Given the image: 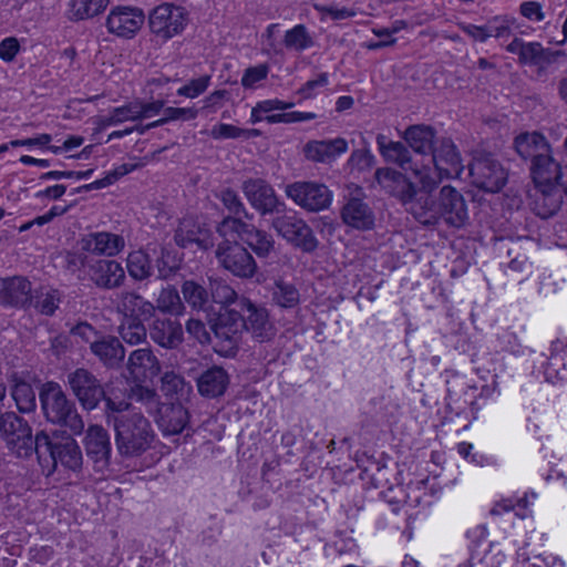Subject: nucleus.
<instances>
[{
    "label": "nucleus",
    "mask_w": 567,
    "mask_h": 567,
    "mask_svg": "<svg viewBox=\"0 0 567 567\" xmlns=\"http://www.w3.org/2000/svg\"><path fill=\"white\" fill-rule=\"evenodd\" d=\"M403 138L414 153L430 156L433 166L414 163L410 151L402 143L392 141V163L401 167V176L425 187H433L444 179L458 178L463 173L464 166L456 145L450 138L437 141V133L431 125H411L405 130Z\"/></svg>",
    "instance_id": "nucleus-1"
},
{
    "label": "nucleus",
    "mask_w": 567,
    "mask_h": 567,
    "mask_svg": "<svg viewBox=\"0 0 567 567\" xmlns=\"http://www.w3.org/2000/svg\"><path fill=\"white\" fill-rule=\"evenodd\" d=\"M437 186L425 187L392 169V197L398 198L416 221L425 226H434L440 221L456 228L464 226L468 212L463 195L447 185L441 188L435 198L432 192Z\"/></svg>",
    "instance_id": "nucleus-2"
},
{
    "label": "nucleus",
    "mask_w": 567,
    "mask_h": 567,
    "mask_svg": "<svg viewBox=\"0 0 567 567\" xmlns=\"http://www.w3.org/2000/svg\"><path fill=\"white\" fill-rule=\"evenodd\" d=\"M0 432L7 442L8 449L18 457H28L33 451V444L39 453L45 446L53 461V468L61 466L78 471L83 463L81 449L72 436L55 437L53 441L47 433H39L33 442L31 429L14 413H7L1 417Z\"/></svg>",
    "instance_id": "nucleus-3"
},
{
    "label": "nucleus",
    "mask_w": 567,
    "mask_h": 567,
    "mask_svg": "<svg viewBox=\"0 0 567 567\" xmlns=\"http://www.w3.org/2000/svg\"><path fill=\"white\" fill-rule=\"evenodd\" d=\"M237 307L238 311L224 313L214 324V349L223 357L236 354L244 329L259 341H265L275 333L266 309L257 308L247 299H240Z\"/></svg>",
    "instance_id": "nucleus-4"
},
{
    "label": "nucleus",
    "mask_w": 567,
    "mask_h": 567,
    "mask_svg": "<svg viewBox=\"0 0 567 567\" xmlns=\"http://www.w3.org/2000/svg\"><path fill=\"white\" fill-rule=\"evenodd\" d=\"M105 416L115 432V443L118 452L126 456H141L154 450L158 440L150 421L131 408L125 400L105 398Z\"/></svg>",
    "instance_id": "nucleus-5"
},
{
    "label": "nucleus",
    "mask_w": 567,
    "mask_h": 567,
    "mask_svg": "<svg viewBox=\"0 0 567 567\" xmlns=\"http://www.w3.org/2000/svg\"><path fill=\"white\" fill-rule=\"evenodd\" d=\"M444 377L445 401L450 413L464 417L468 422L477 420L480 411L491 401L494 388L456 370H445Z\"/></svg>",
    "instance_id": "nucleus-6"
},
{
    "label": "nucleus",
    "mask_w": 567,
    "mask_h": 567,
    "mask_svg": "<svg viewBox=\"0 0 567 567\" xmlns=\"http://www.w3.org/2000/svg\"><path fill=\"white\" fill-rule=\"evenodd\" d=\"M240 219L228 217L218 227L221 241L216 250L218 262L234 276L250 278L255 275L257 265L246 248L238 244L241 237Z\"/></svg>",
    "instance_id": "nucleus-7"
},
{
    "label": "nucleus",
    "mask_w": 567,
    "mask_h": 567,
    "mask_svg": "<svg viewBox=\"0 0 567 567\" xmlns=\"http://www.w3.org/2000/svg\"><path fill=\"white\" fill-rule=\"evenodd\" d=\"M161 371L157 358L148 349H137L128 358V380L131 396L146 405L156 402V394L151 386Z\"/></svg>",
    "instance_id": "nucleus-8"
},
{
    "label": "nucleus",
    "mask_w": 567,
    "mask_h": 567,
    "mask_svg": "<svg viewBox=\"0 0 567 567\" xmlns=\"http://www.w3.org/2000/svg\"><path fill=\"white\" fill-rule=\"evenodd\" d=\"M40 401L48 421L66 426L73 434L83 432L84 422L66 399L60 384L47 382L40 391Z\"/></svg>",
    "instance_id": "nucleus-9"
},
{
    "label": "nucleus",
    "mask_w": 567,
    "mask_h": 567,
    "mask_svg": "<svg viewBox=\"0 0 567 567\" xmlns=\"http://www.w3.org/2000/svg\"><path fill=\"white\" fill-rule=\"evenodd\" d=\"M188 23V16L183 7L163 3L148 14V27L156 41L166 43L181 34Z\"/></svg>",
    "instance_id": "nucleus-10"
},
{
    "label": "nucleus",
    "mask_w": 567,
    "mask_h": 567,
    "mask_svg": "<svg viewBox=\"0 0 567 567\" xmlns=\"http://www.w3.org/2000/svg\"><path fill=\"white\" fill-rule=\"evenodd\" d=\"M125 319L121 324L120 333L124 341L137 344L146 337V330L142 321L147 320L154 312L151 302L134 295L125 297L123 302Z\"/></svg>",
    "instance_id": "nucleus-11"
},
{
    "label": "nucleus",
    "mask_w": 567,
    "mask_h": 567,
    "mask_svg": "<svg viewBox=\"0 0 567 567\" xmlns=\"http://www.w3.org/2000/svg\"><path fill=\"white\" fill-rule=\"evenodd\" d=\"M506 51L516 54L518 62L524 66H535L542 75L548 66L555 64L559 58L566 56L564 50L544 48L538 41L526 42L520 38H514L506 47Z\"/></svg>",
    "instance_id": "nucleus-12"
},
{
    "label": "nucleus",
    "mask_w": 567,
    "mask_h": 567,
    "mask_svg": "<svg viewBox=\"0 0 567 567\" xmlns=\"http://www.w3.org/2000/svg\"><path fill=\"white\" fill-rule=\"evenodd\" d=\"M524 408L527 410V431L538 441L548 439L554 423V411L548 393L538 388L524 401Z\"/></svg>",
    "instance_id": "nucleus-13"
},
{
    "label": "nucleus",
    "mask_w": 567,
    "mask_h": 567,
    "mask_svg": "<svg viewBox=\"0 0 567 567\" xmlns=\"http://www.w3.org/2000/svg\"><path fill=\"white\" fill-rule=\"evenodd\" d=\"M286 196L308 212H320L330 207L333 193L318 182H295L285 187Z\"/></svg>",
    "instance_id": "nucleus-14"
},
{
    "label": "nucleus",
    "mask_w": 567,
    "mask_h": 567,
    "mask_svg": "<svg viewBox=\"0 0 567 567\" xmlns=\"http://www.w3.org/2000/svg\"><path fill=\"white\" fill-rule=\"evenodd\" d=\"M164 106L163 100L143 102L134 100L130 103L115 107L107 115L97 116L94 123L100 130L117 125L127 121L151 118L159 114Z\"/></svg>",
    "instance_id": "nucleus-15"
},
{
    "label": "nucleus",
    "mask_w": 567,
    "mask_h": 567,
    "mask_svg": "<svg viewBox=\"0 0 567 567\" xmlns=\"http://www.w3.org/2000/svg\"><path fill=\"white\" fill-rule=\"evenodd\" d=\"M272 226L285 240L303 251H313L318 246L311 228L296 213L275 218Z\"/></svg>",
    "instance_id": "nucleus-16"
},
{
    "label": "nucleus",
    "mask_w": 567,
    "mask_h": 567,
    "mask_svg": "<svg viewBox=\"0 0 567 567\" xmlns=\"http://www.w3.org/2000/svg\"><path fill=\"white\" fill-rule=\"evenodd\" d=\"M144 23L145 14L141 8L116 6L110 10L105 25L109 33L122 39H132L141 31Z\"/></svg>",
    "instance_id": "nucleus-17"
},
{
    "label": "nucleus",
    "mask_w": 567,
    "mask_h": 567,
    "mask_svg": "<svg viewBox=\"0 0 567 567\" xmlns=\"http://www.w3.org/2000/svg\"><path fill=\"white\" fill-rule=\"evenodd\" d=\"M82 442L87 457L93 463L94 470L105 473L110 466L112 453L109 432L102 425L92 424L86 429Z\"/></svg>",
    "instance_id": "nucleus-18"
},
{
    "label": "nucleus",
    "mask_w": 567,
    "mask_h": 567,
    "mask_svg": "<svg viewBox=\"0 0 567 567\" xmlns=\"http://www.w3.org/2000/svg\"><path fill=\"white\" fill-rule=\"evenodd\" d=\"M536 498V493L524 492L522 495L515 494L495 501L488 512L489 519L496 525L501 524L504 517L525 519L530 516Z\"/></svg>",
    "instance_id": "nucleus-19"
},
{
    "label": "nucleus",
    "mask_w": 567,
    "mask_h": 567,
    "mask_svg": "<svg viewBox=\"0 0 567 567\" xmlns=\"http://www.w3.org/2000/svg\"><path fill=\"white\" fill-rule=\"evenodd\" d=\"M243 192L249 204L262 215L281 213L286 205L276 195L275 189L264 179H249L244 183Z\"/></svg>",
    "instance_id": "nucleus-20"
},
{
    "label": "nucleus",
    "mask_w": 567,
    "mask_h": 567,
    "mask_svg": "<svg viewBox=\"0 0 567 567\" xmlns=\"http://www.w3.org/2000/svg\"><path fill=\"white\" fill-rule=\"evenodd\" d=\"M363 190L354 186L341 209L342 221L358 230H369L374 227L375 216L372 209L363 202Z\"/></svg>",
    "instance_id": "nucleus-21"
},
{
    "label": "nucleus",
    "mask_w": 567,
    "mask_h": 567,
    "mask_svg": "<svg viewBox=\"0 0 567 567\" xmlns=\"http://www.w3.org/2000/svg\"><path fill=\"white\" fill-rule=\"evenodd\" d=\"M69 383L81 405L86 410L95 409L104 398L102 386L86 370L79 369L70 374Z\"/></svg>",
    "instance_id": "nucleus-22"
},
{
    "label": "nucleus",
    "mask_w": 567,
    "mask_h": 567,
    "mask_svg": "<svg viewBox=\"0 0 567 567\" xmlns=\"http://www.w3.org/2000/svg\"><path fill=\"white\" fill-rule=\"evenodd\" d=\"M564 168L550 155V152L538 154L530 165V176L535 187H554L561 183Z\"/></svg>",
    "instance_id": "nucleus-23"
},
{
    "label": "nucleus",
    "mask_w": 567,
    "mask_h": 567,
    "mask_svg": "<svg viewBox=\"0 0 567 567\" xmlns=\"http://www.w3.org/2000/svg\"><path fill=\"white\" fill-rule=\"evenodd\" d=\"M348 142L343 137L331 140H313L303 146V155L316 163H332L348 151Z\"/></svg>",
    "instance_id": "nucleus-24"
},
{
    "label": "nucleus",
    "mask_w": 567,
    "mask_h": 567,
    "mask_svg": "<svg viewBox=\"0 0 567 567\" xmlns=\"http://www.w3.org/2000/svg\"><path fill=\"white\" fill-rule=\"evenodd\" d=\"M550 354L543 364L544 378L548 383L563 384L567 382V340L551 341Z\"/></svg>",
    "instance_id": "nucleus-25"
},
{
    "label": "nucleus",
    "mask_w": 567,
    "mask_h": 567,
    "mask_svg": "<svg viewBox=\"0 0 567 567\" xmlns=\"http://www.w3.org/2000/svg\"><path fill=\"white\" fill-rule=\"evenodd\" d=\"M125 247L121 235L107 231L92 233L83 237L82 248L91 254L114 257Z\"/></svg>",
    "instance_id": "nucleus-26"
},
{
    "label": "nucleus",
    "mask_w": 567,
    "mask_h": 567,
    "mask_svg": "<svg viewBox=\"0 0 567 567\" xmlns=\"http://www.w3.org/2000/svg\"><path fill=\"white\" fill-rule=\"evenodd\" d=\"M175 240L178 246L184 248L196 245L198 249L206 250L213 246L210 230L200 227L199 224L192 218L182 220L176 230Z\"/></svg>",
    "instance_id": "nucleus-27"
},
{
    "label": "nucleus",
    "mask_w": 567,
    "mask_h": 567,
    "mask_svg": "<svg viewBox=\"0 0 567 567\" xmlns=\"http://www.w3.org/2000/svg\"><path fill=\"white\" fill-rule=\"evenodd\" d=\"M535 195L529 203L532 212L542 219L553 217L561 207L563 198L558 186L535 187Z\"/></svg>",
    "instance_id": "nucleus-28"
},
{
    "label": "nucleus",
    "mask_w": 567,
    "mask_h": 567,
    "mask_svg": "<svg viewBox=\"0 0 567 567\" xmlns=\"http://www.w3.org/2000/svg\"><path fill=\"white\" fill-rule=\"evenodd\" d=\"M236 293L231 287L223 282H215L212 289V300L209 305H213L214 310H208V318L214 330V324L217 323L224 313L229 311H238L239 307L235 301Z\"/></svg>",
    "instance_id": "nucleus-29"
},
{
    "label": "nucleus",
    "mask_w": 567,
    "mask_h": 567,
    "mask_svg": "<svg viewBox=\"0 0 567 567\" xmlns=\"http://www.w3.org/2000/svg\"><path fill=\"white\" fill-rule=\"evenodd\" d=\"M188 412L181 404H163L156 420L164 436L182 433L188 424Z\"/></svg>",
    "instance_id": "nucleus-30"
},
{
    "label": "nucleus",
    "mask_w": 567,
    "mask_h": 567,
    "mask_svg": "<svg viewBox=\"0 0 567 567\" xmlns=\"http://www.w3.org/2000/svg\"><path fill=\"white\" fill-rule=\"evenodd\" d=\"M470 174L473 178V184L487 193H497L506 184V177L503 172L497 169L494 164L477 163L470 167Z\"/></svg>",
    "instance_id": "nucleus-31"
},
{
    "label": "nucleus",
    "mask_w": 567,
    "mask_h": 567,
    "mask_svg": "<svg viewBox=\"0 0 567 567\" xmlns=\"http://www.w3.org/2000/svg\"><path fill=\"white\" fill-rule=\"evenodd\" d=\"M488 536L489 530L485 523L477 524L466 530L465 537L467 539L468 561L471 565L484 563L491 547Z\"/></svg>",
    "instance_id": "nucleus-32"
},
{
    "label": "nucleus",
    "mask_w": 567,
    "mask_h": 567,
    "mask_svg": "<svg viewBox=\"0 0 567 567\" xmlns=\"http://www.w3.org/2000/svg\"><path fill=\"white\" fill-rule=\"evenodd\" d=\"M514 148L522 158L533 162L538 154L550 152V144L540 132H524L515 137Z\"/></svg>",
    "instance_id": "nucleus-33"
},
{
    "label": "nucleus",
    "mask_w": 567,
    "mask_h": 567,
    "mask_svg": "<svg viewBox=\"0 0 567 567\" xmlns=\"http://www.w3.org/2000/svg\"><path fill=\"white\" fill-rule=\"evenodd\" d=\"M295 106L293 102H286L279 99H269L257 102L251 111L249 122L257 124L267 122L268 124H279L275 118L279 117L282 111Z\"/></svg>",
    "instance_id": "nucleus-34"
},
{
    "label": "nucleus",
    "mask_w": 567,
    "mask_h": 567,
    "mask_svg": "<svg viewBox=\"0 0 567 567\" xmlns=\"http://www.w3.org/2000/svg\"><path fill=\"white\" fill-rule=\"evenodd\" d=\"M30 282L21 277L0 278V302L6 305H23L29 300Z\"/></svg>",
    "instance_id": "nucleus-35"
},
{
    "label": "nucleus",
    "mask_w": 567,
    "mask_h": 567,
    "mask_svg": "<svg viewBox=\"0 0 567 567\" xmlns=\"http://www.w3.org/2000/svg\"><path fill=\"white\" fill-rule=\"evenodd\" d=\"M151 338L164 348H175L183 339L182 327L172 320H157L151 328Z\"/></svg>",
    "instance_id": "nucleus-36"
},
{
    "label": "nucleus",
    "mask_w": 567,
    "mask_h": 567,
    "mask_svg": "<svg viewBox=\"0 0 567 567\" xmlns=\"http://www.w3.org/2000/svg\"><path fill=\"white\" fill-rule=\"evenodd\" d=\"M92 279L101 287H116L124 279V269L115 260H100L94 266Z\"/></svg>",
    "instance_id": "nucleus-37"
},
{
    "label": "nucleus",
    "mask_w": 567,
    "mask_h": 567,
    "mask_svg": "<svg viewBox=\"0 0 567 567\" xmlns=\"http://www.w3.org/2000/svg\"><path fill=\"white\" fill-rule=\"evenodd\" d=\"M228 381V375L223 369L214 368L198 379V391L202 395L215 398L225 392Z\"/></svg>",
    "instance_id": "nucleus-38"
},
{
    "label": "nucleus",
    "mask_w": 567,
    "mask_h": 567,
    "mask_svg": "<svg viewBox=\"0 0 567 567\" xmlns=\"http://www.w3.org/2000/svg\"><path fill=\"white\" fill-rule=\"evenodd\" d=\"M110 0H69L68 17L73 21L91 19L102 13Z\"/></svg>",
    "instance_id": "nucleus-39"
},
{
    "label": "nucleus",
    "mask_w": 567,
    "mask_h": 567,
    "mask_svg": "<svg viewBox=\"0 0 567 567\" xmlns=\"http://www.w3.org/2000/svg\"><path fill=\"white\" fill-rule=\"evenodd\" d=\"M91 349L95 355L106 365H115L124 358V349L116 338H103L91 342Z\"/></svg>",
    "instance_id": "nucleus-40"
},
{
    "label": "nucleus",
    "mask_w": 567,
    "mask_h": 567,
    "mask_svg": "<svg viewBox=\"0 0 567 567\" xmlns=\"http://www.w3.org/2000/svg\"><path fill=\"white\" fill-rule=\"evenodd\" d=\"M240 226L241 237L239 239L244 240L258 256H267L274 247L272 238L241 220Z\"/></svg>",
    "instance_id": "nucleus-41"
},
{
    "label": "nucleus",
    "mask_w": 567,
    "mask_h": 567,
    "mask_svg": "<svg viewBox=\"0 0 567 567\" xmlns=\"http://www.w3.org/2000/svg\"><path fill=\"white\" fill-rule=\"evenodd\" d=\"M182 292L185 301L194 309H200L208 315V310H214L209 305V297L205 289L194 280H187L182 286Z\"/></svg>",
    "instance_id": "nucleus-42"
},
{
    "label": "nucleus",
    "mask_w": 567,
    "mask_h": 567,
    "mask_svg": "<svg viewBox=\"0 0 567 567\" xmlns=\"http://www.w3.org/2000/svg\"><path fill=\"white\" fill-rule=\"evenodd\" d=\"M152 265L147 254L143 250L132 251L127 257V270L135 279H145L152 274Z\"/></svg>",
    "instance_id": "nucleus-43"
},
{
    "label": "nucleus",
    "mask_w": 567,
    "mask_h": 567,
    "mask_svg": "<svg viewBox=\"0 0 567 567\" xmlns=\"http://www.w3.org/2000/svg\"><path fill=\"white\" fill-rule=\"evenodd\" d=\"M12 396L21 412H31L35 409V393L30 383L17 381L12 389Z\"/></svg>",
    "instance_id": "nucleus-44"
},
{
    "label": "nucleus",
    "mask_w": 567,
    "mask_h": 567,
    "mask_svg": "<svg viewBox=\"0 0 567 567\" xmlns=\"http://www.w3.org/2000/svg\"><path fill=\"white\" fill-rule=\"evenodd\" d=\"M457 454L466 462L477 465L487 466L492 463V457L483 452L476 451L473 443L462 441L456 445Z\"/></svg>",
    "instance_id": "nucleus-45"
},
{
    "label": "nucleus",
    "mask_w": 567,
    "mask_h": 567,
    "mask_svg": "<svg viewBox=\"0 0 567 567\" xmlns=\"http://www.w3.org/2000/svg\"><path fill=\"white\" fill-rule=\"evenodd\" d=\"M157 307L161 311L171 315H181L184 309L178 292L173 288H166L161 291Z\"/></svg>",
    "instance_id": "nucleus-46"
},
{
    "label": "nucleus",
    "mask_w": 567,
    "mask_h": 567,
    "mask_svg": "<svg viewBox=\"0 0 567 567\" xmlns=\"http://www.w3.org/2000/svg\"><path fill=\"white\" fill-rule=\"evenodd\" d=\"M274 300L280 307L291 308L299 302V292L292 285L279 281L274 290Z\"/></svg>",
    "instance_id": "nucleus-47"
},
{
    "label": "nucleus",
    "mask_w": 567,
    "mask_h": 567,
    "mask_svg": "<svg viewBox=\"0 0 567 567\" xmlns=\"http://www.w3.org/2000/svg\"><path fill=\"white\" fill-rule=\"evenodd\" d=\"M285 43L289 49L301 51L311 45V39L302 25H296L286 32Z\"/></svg>",
    "instance_id": "nucleus-48"
},
{
    "label": "nucleus",
    "mask_w": 567,
    "mask_h": 567,
    "mask_svg": "<svg viewBox=\"0 0 567 567\" xmlns=\"http://www.w3.org/2000/svg\"><path fill=\"white\" fill-rule=\"evenodd\" d=\"M329 84V75L320 73L313 79L307 81L299 90L298 94L302 100L316 97Z\"/></svg>",
    "instance_id": "nucleus-49"
},
{
    "label": "nucleus",
    "mask_w": 567,
    "mask_h": 567,
    "mask_svg": "<svg viewBox=\"0 0 567 567\" xmlns=\"http://www.w3.org/2000/svg\"><path fill=\"white\" fill-rule=\"evenodd\" d=\"M136 167V164H122L110 172L104 178L94 181L89 187L94 189L107 187L115 183L120 177L133 172Z\"/></svg>",
    "instance_id": "nucleus-50"
},
{
    "label": "nucleus",
    "mask_w": 567,
    "mask_h": 567,
    "mask_svg": "<svg viewBox=\"0 0 567 567\" xmlns=\"http://www.w3.org/2000/svg\"><path fill=\"white\" fill-rule=\"evenodd\" d=\"M210 84V76L209 75H203L200 78L190 80L187 84L179 87L177 91L178 95L188 97V99H195L199 96L202 93H204L207 87Z\"/></svg>",
    "instance_id": "nucleus-51"
},
{
    "label": "nucleus",
    "mask_w": 567,
    "mask_h": 567,
    "mask_svg": "<svg viewBox=\"0 0 567 567\" xmlns=\"http://www.w3.org/2000/svg\"><path fill=\"white\" fill-rule=\"evenodd\" d=\"M519 13L532 22H542L546 18L543 4L534 0L523 1L519 4Z\"/></svg>",
    "instance_id": "nucleus-52"
},
{
    "label": "nucleus",
    "mask_w": 567,
    "mask_h": 567,
    "mask_svg": "<svg viewBox=\"0 0 567 567\" xmlns=\"http://www.w3.org/2000/svg\"><path fill=\"white\" fill-rule=\"evenodd\" d=\"M165 114L166 117L155 121L151 126H158L171 120H193L197 116V111L192 107H168L165 110Z\"/></svg>",
    "instance_id": "nucleus-53"
},
{
    "label": "nucleus",
    "mask_w": 567,
    "mask_h": 567,
    "mask_svg": "<svg viewBox=\"0 0 567 567\" xmlns=\"http://www.w3.org/2000/svg\"><path fill=\"white\" fill-rule=\"evenodd\" d=\"M52 137L49 134H39L31 138H22V140H13L10 142L11 147H25L28 150L39 148V150H49V144L51 143Z\"/></svg>",
    "instance_id": "nucleus-54"
},
{
    "label": "nucleus",
    "mask_w": 567,
    "mask_h": 567,
    "mask_svg": "<svg viewBox=\"0 0 567 567\" xmlns=\"http://www.w3.org/2000/svg\"><path fill=\"white\" fill-rule=\"evenodd\" d=\"M268 71V66L265 64L247 69L241 78L243 86L247 89H254L257 83L267 78Z\"/></svg>",
    "instance_id": "nucleus-55"
},
{
    "label": "nucleus",
    "mask_w": 567,
    "mask_h": 567,
    "mask_svg": "<svg viewBox=\"0 0 567 567\" xmlns=\"http://www.w3.org/2000/svg\"><path fill=\"white\" fill-rule=\"evenodd\" d=\"M374 162V157L368 150L353 151L348 164L352 169L364 171L371 168Z\"/></svg>",
    "instance_id": "nucleus-56"
},
{
    "label": "nucleus",
    "mask_w": 567,
    "mask_h": 567,
    "mask_svg": "<svg viewBox=\"0 0 567 567\" xmlns=\"http://www.w3.org/2000/svg\"><path fill=\"white\" fill-rule=\"evenodd\" d=\"M181 265V258L176 254L163 252L157 264L158 277L166 278Z\"/></svg>",
    "instance_id": "nucleus-57"
},
{
    "label": "nucleus",
    "mask_w": 567,
    "mask_h": 567,
    "mask_svg": "<svg viewBox=\"0 0 567 567\" xmlns=\"http://www.w3.org/2000/svg\"><path fill=\"white\" fill-rule=\"evenodd\" d=\"M245 134V128L231 124L218 123L213 126L210 135L216 140L239 138Z\"/></svg>",
    "instance_id": "nucleus-58"
},
{
    "label": "nucleus",
    "mask_w": 567,
    "mask_h": 567,
    "mask_svg": "<svg viewBox=\"0 0 567 567\" xmlns=\"http://www.w3.org/2000/svg\"><path fill=\"white\" fill-rule=\"evenodd\" d=\"M59 305V296L55 290L47 291L35 300V308L44 315H52Z\"/></svg>",
    "instance_id": "nucleus-59"
},
{
    "label": "nucleus",
    "mask_w": 567,
    "mask_h": 567,
    "mask_svg": "<svg viewBox=\"0 0 567 567\" xmlns=\"http://www.w3.org/2000/svg\"><path fill=\"white\" fill-rule=\"evenodd\" d=\"M20 52V42L14 37L4 38L0 42V60L12 62Z\"/></svg>",
    "instance_id": "nucleus-60"
},
{
    "label": "nucleus",
    "mask_w": 567,
    "mask_h": 567,
    "mask_svg": "<svg viewBox=\"0 0 567 567\" xmlns=\"http://www.w3.org/2000/svg\"><path fill=\"white\" fill-rule=\"evenodd\" d=\"M487 25L489 38H505L511 34L508 21L503 17H494Z\"/></svg>",
    "instance_id": "nucleus-61"
},
{
    "label": "nucleus",
    "mask_w": 567,
    "mask_h": 567,
    "mask_svg": "<svg viewBox=\"0 0 567 567\" xmlns=\"http://www.w3.org/2000/svg\"><path fill=\"white\" fill-rule=\"evenodd\" d=\"M322 14V20H344L354 16V12L348 8L339 7H317Z\"/></svg>",
    "instance_id": "nucleus-62"
},
{
    "label": "nucleus",
    "mask_w": 567,
    "mask_h": 567,
    "mask_svg": "<svg viewBox=\"0 0 567 567\" xmlns=\"http://www.w3.org/2000/svg\"><path fill=\"white\" fill-rule=\"evenodd\" d=\"M187 332L193 336L199 343H206L210 341L209 332L205 326L199 321L192 319L187 322Z\"/></svg>",
    "instance_id": "nucleus-63"
},
{
    "label": "nucleus",
    "mask_w": 567,
    "mask_h": 567,
    "mask_svg": "<svg viewBox=\"0 0 567 567\" xmlns=\"http://www.w3.org/2000/svg\"><path fill=\"white\" fill-rule=\"evenodd\" d=\"M464 33L471 37L473 40L477 42H486L489 39V33L487 25H477L473 23H467L462 27Z\"/></svg>",
    "instance_id": "nucleus-64"
}]
</instances>
